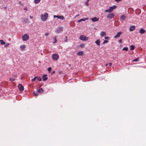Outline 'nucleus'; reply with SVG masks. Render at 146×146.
Instances as JSON below:
<instances>
[{"label":"nucleus","mask_w":146,"mask_h":146,"mask_svg":"<svg viewBox=\"0 0 146 146\" xmlns=\"http://www.w3.org/2000/svg\"><path fill=\"white\" fill-rule=\"evenodd\" d=\"M48 17V14L47 13H45L44 15H41L40 17L41 20L43 21H46Z\"/></svg>","instance_id":"1"},{"label":"nucleus","mask_w":146,"mask_h":146,"mask_svg":"<svg viewBox=\"0 0 146 146\" xmlns=\"http://www.w3.org/2000/svg\"><path fill=\"white\" fill-rule=\"evenodd\" d=\"M116 8V6L115 5H113L112 6L110 7L109 9H108L105 11V12H108L109 13H111L112 12L113 10Z\"/></svg>","instance_id":"2"},{"label":"nucleus","mask_w":146,"mask_h":146,"mask_svg":"<svg viewBox=\"0 0 146 146\" xmlns=\"http://www.w3.org/2000/svg\"><path fill=\"white\" fill-rule=\"evenodd\" d=\"M29 38V36L26 34H24L22 37V39L23 41H27Z\"/></svg>","instance_id":"3"},{"label":"nucleus","mask_w":146,"mask_h":146,"mask_svg":"<svg viewBox=\"0 0 146 146\" xmlns=\"http://www.w3.org/2000/svg\"><path fill=\"white\" fill-rule=\"evenodd\" d=\"M63 30V27H60L57 28L55 32L57 34H59Z\"/></svg>","instance_id":"4"},{"label":"nucleus","mask_w":146,"mask_h":146,"mask_svg":"<svg viewBox=\"0 0 146 146\" xmlns=\"http://www.w3.org/2000/svg\"><path fill=\"white\" fill-rule=\"evenodd\" d=\"M52 58L54 60H56L58 59L59 58L58 55L56 54H53L52 55Z\"/></svg>","instance_id":"5"},{"label":"nucleus","mask_w":146,"mask_h":146,"mask_svg":"<svg viewBox=\"0 0 146 146\" xmlns=\"http://www.w3.org/2000/svg\"><path fill=\"white\" fill-rule=\"evenodd\" d=\"M114 16V15L113 13H110L107 15V18L110 19L113 18Z\"/></svg>","instance_id":"6"},{"label":"nucleus","mask_w":146,"mask_h":146,"mask_svg":"<svg viewBox=\"0 0 146 146\" xmlns=\"http://www.w3.org/2000/svg\"><path fill=\"white\" fill-rule=\"evenodd\" d=\"M87 39V38H86L85 36H83V35H81L79 37V39L84 41L86 40Z\"/></svg>","instance_id":"7"},{"label":"nucleus","mask_w":146,"mask_h":146,"mask_svg":"<svg viewBox=\"0 0 146 146\" xmlns=\"http://www.w3.org/2000/svg\"><path fill=\"white\" fill-rule=\"evenodd\" d=\"M54 18H57L59 19L63 20L64 19V17L63 15L59 16V15H54L53 16Z\"/></svg>","instance_id":"8"},{"label":"nucleus","mask_w":146,"mask_h":146,"mask_svg":"<svg viewBox=\"0 0 146 146\" xmlns=\"http://www.w3.org/2000/svg\"><path fill=\"white\" fill-rule=\"evenodd\" d=\"M18 87L20 91H22L24 90L23 87L22 86V84H19L18 85Z\"/></svg>","instance_id":"9"},{"label":"nucleus","mask_w":146,"mask_h":146,"mask_svg":"<svg viewBox=\"0 0 146 146\" xmlns=\"http://www.w3.org/2000/svg\"><path fill=\"white\" fill-rule=\"evenodd\" d=\"M92 22H96L98 21L99 18L96 17L92 18L90 19Z\"/></svg>","instance_id":"10"},{"label":"nucleus","mask_w":146,"mask_h":146,"mask_svg":"<svg viewBox=\"0 0 146 146\" xmlns=\"http://www.w3.org/2000/svg\"><path fill=\"white\" fill-rule=\"evenodd\" d=\"M43 79L42 80L43 81H45L46 80L48 79V78L47 77V75L46 74L44 75L42 77Z\"/></svg>","instance_id":"11"},{"label":"nucleus","mask_w":146,"mask_h":146,"mask_svg":"<svg viewBox=\"0 0 146 146\" xmlns=\"http://www.w3.org/2000/svg\"><path fill=\"white\" fill-rule=\"evenodd\" d=\"M122 32L121 31H119L117 33V35L114 36V38H117V37H119L120 36V35L121 34Z\"/></svg>","instance_id":"12"},{"label":"nucleus","mask_w":146,"mask_h":146,"mask_svg":"<svg viewBox=\"0 0 146 146\" xmlns=\"http://www.w3.org/2000/svg\"><path fill=\"white\" fill-rule=\"evenodd\" d=\"M135 29V27L134 25H132L129 28V30L130 31H134Z\"/></svg>","instance_id":"13"},{"label":"nucleus","mask_w":146,"mask_h":146,"mask_svg":"<svg viewBox=\"0 0 146 146\" xmlns=\"http://www.w3.org/2000/svg\"><path fill=\"white\" fill-rule=\"evenodd\" d=\"M145 32V30L143 28H141L139 30V33L141 34L144 33Z\"/></svg>","instance_id":"14"},{"label":"nucleus","mask_w":146,"mask_h":146,"mask_svg":"<svg viewBox=\"0 0 146 146\" xmlns=\"http://www.w3.org/2000/svg\"><path fill=\"white\" fill-rule=\"evenodd\" d=\"M120 20L122 21L124 20L126 18V16L124 15L120 16Z\"/></svg>","instance_id":"15"},{"label":"nucleus","mask_w":146,"mask_h":146,"mask_svg":"<svg viewBox=\"0 0 146 146\" xmlns=\"http://www.w3.org/2000/svg\"><path fill=\"white\" fill-rule=\"evenodd\" d=\"M100 35L101 37L105 36L106 35V33L104 31H102L100 33Z\"/></svg>","instance_id":"16"},{"label":"nucleus","mask_w":146,"mask_h":146,"mask_svg":"<svg viewBox=\"0 0 146 146\" xmlns=\"http://www.w3.org/2000/svg\"><path fill=\"white\" fill-rule=\"evenodd\" d=\"M26 46L25 45H23L20 46V49L22 51H24Z\"/></svg>","instance_id":"17"},{"label":"nucleus","mask_w":146,"mask_h":146,"mask_svg":"<svg viewBox=\"0 0 146 146\" xmlns=\"http://www.w3.org/2000/svg\"><path fill=\"white\" fill-rule=\"evenodd\" d=\"M77 55L79 56H82L84 55V52L83 51H79L77 53Z\"/></svg>","instance_id":"18"},{"label":"nucleus","mask_w":146,"mask_h":146,"mask_svg":"<svg viewBox=\"0 0 146 146\" xmlns=\"http://www.w3.org/2000/svg\"><path fill=\"white\" fill-rule=\"evenodd\" d=\"M100 40L98 39L96 41H95V43L98 46H100Z\"/></svg>","instance_id":"19"},{"label":"nucleus","mask_w":146,"mask_h":146,"mask_svg":"<svg viewBox=\"0 0 146 146\" xmlns=\"http://www.w3.org/2000/svg\"><path fill=\"white\" fill-rule=\"evenodd\" d=\"M38 92L39 93H42L43 92V90L42 88H40L38 90Z\"/></svg>","instance_id":"20"},{"label":"nucleus","mask_w":146,"mask_h":146,"mask_svg":"<svg viewBox=\"0 0 146 146\" xmlns=\"http://www.w3.org/2000/svg\"><path fill=\"white\" fill-rule=\"evenodd\" d=\"M0 44H5V42L3 41V40H0Z\"/></svg>","instance_id":"21"},{"label":"nucleus","mask_w":146,"mask_h":146,"mask_svg":"<svg viewBox=\"0 0 146 146\" xmlns=\"http://www.w3.org/2000/svg\"><path fill=\"white\" fill-rule=\"evenodd\" d=\"M130 49L131 50H133L135 49V46H134L133 45H131L130 46Z\"/></svg>","instance_id":"22"},{"label":"nucleus","mask_w":146,"mask_h":146,"mask_svg":"<svg viewBox=\"0 0 146 146\" xmlns=\"http://www.w3.org/2000/svg\"><path fill=\"white\" fill-rule=\"evenodd\" d=\"M128 48L127 47H125L122 50L127 51L128 50Z\"/></svg>","instance_id":"23"},{"label":"nucleus","mask_w":146,"mask_h":146,"mask_svg":"<svg viewBox=\"0 0 146 146\" xmlns=\"http://www.w3.org/2000/svg\"><path fill=\"white\" fill-rule=\"evenodd\" d=\"M40 0H35L34 2L35 3L37 4L38 3L40 2Z\"/></svg>","instance_id":"24"},{"label":"nucleus","mask_w":146,"mask_h":146,"mask_svg":"<svg viewBox=\"0 0 146 146\" xmlns=\"http://www.w3.org/2000/svg\"><path fill=\"white\" fill-rule=\"evenodd\" d=\"M89 19V18H86L85 19H80L81 21H85L86 20H88Z\"/></svg>","instance_id":"25"},{"label":"nucleus","mask_w":146,"mask_h":146,"mask_svg":"<svg viewBox=\"0 0 146 146\" xmlns=\"http://www.w3.org/2000/svg\"><path fill=\"white\" fill-rule=\"evenodd\" d=\"M112 65V63L111 62H109L108 64H106L105 66H107L108 65H109L110 66H111Z\"/></svg>","instance_id":"26"},{"label":"nucleus","mask_w":146,"mask_h":146,"mask_svg":"<svg viewBox=\"0 0 146 146\" xmlns=\"http://www.w3.org/2000/svg\"><path fill=\"white\" fill-rule=\"evenodd\" d=\"M24 21L26 22L27 23H29V20L27 18H25L24 19Z\"/></svg>","instance_id":"27"},{"label":"nucleus","mask_w":146,"mask_h":146,"mask_svg":"<svg viewBox=\"0 0 146 146\" xmlns=\"http://www.w3.org/2000/svg\"><path fill=\"white\" fill-rule=\"evenodd\" d=\"M37 80L39 81H40L42 80V78L40 77H38L37 78Z\"/></svg>","instance_id":"28"},{"label":"nucleus","mask_w":146,"mask_h":146,"mask_svg":"<svg viewBox=\"0 0 146 146\" xmlns=\"http://www.w3.org/2000/svg\"><path fill=\"white\" fill-rule=\"evenodd\" d=\"M33 94L35 96H37L38 95V94L35 91L33 92Z\"/></svg>","instance_id":"29"},{"label":"nucleus","mask_w":146,"mask_h":146,"mask_svg":"<svg viewBox=\"0 0 146 146\" xmlns=\"http://www.w3.org/2000/svg\"><path fill=\"white\" fill-rule=\"evenodd\" d=\"M54 40L55 41H54V42H53V43H56L57 42V40H56V37L55 36H54Z\"/></svg>","instance_id":"30"},{"label":"nucleus","mask_w":146,"mask_h":146,"mask_svg":"<svg viewBox=\"0 0 146 146\" xmlns=\"http://www.w3.org/2000/svg\"><path fill=\"white\" fill-rule=\"evenodd\" d=\"M9 79V80L10 81H15V79H13V78H10Z\"/></svg>","instance_id":"31"},{"label":"nucleus","mask_w":146,"mask_h":146,"mask_svg":"<svg viewBox=\"0 0 146 146\" xmlns=\"http://www.w3.org/2000/svg\"><path fill=\"white\" fill-rule=\"evenodd\" d=\"M89 0H87L86 2L85 3L86 5V6H88L89 5V4L88 3V2Z\"/></svg>","instance_id":"32"},{"label":"nucleus","mask_w":146,"mask_h":146,"mask_svg":"<svg viewBox=\"0 0 146 146\" xmlns=\"http://www.w3.org/2000/svg\"><path fill=\"white\" fill-rule=\"evenodd\" d=\"M37 78V76L35 77L33 79H32L31 80L32 82H34L35 80Z\"/></svg>","instance_id":"33"},{"label":"nucleus","mask_w":146,"mask_h":146,"mask_svg":"<svg viewBox=\"0 0 146 146\" xmlns=\"http://www.w3.org/2000/svg\"><path fill=\"white\" fill-rule=\"evenodd\" d=\"M139 58H136L135 60H133V61L136 62L138 60Z\"/></svg>","instance_id":"34"},{"label":"nucleus","mask_w":146,"mask_h":146,"mask_svg":"<svg viewBox=\"0 0 146 146\" xmlns=\"http://www.w3.org/2000/svg\"><path fill=\"white\" fill-rule=\"evenodd\" d=\"M52 68L51 67H49L47 68V70L48 71H50L51 70Z\"/></svg>","instance_id":"35"},{"label":"nucleus","mask_w":146,"mask_h":146,"mask_svg":"<svg viewBox=\"0 0 146 146\" xmlns=\"http://www.w3.org/2000/svg\"><path fill=\"white\" fill-rule=\"evenodd\" d=\"M9 45V43H7L6 44L5 46V47H7Z\"/></svg>","instance_id":"36"},{"label":"nucleus","mask_w":146,"mask_h":146,"mask_svg":"<svg viewBox=\"0 0 146 146\" xmlns=\"http://www.w3.org/2000/svg\"><path fill=\"white\" fill-rule=\"evenodd\" d=\"M49 35V33H46L45 34V36H48Z\"/></svg>","instance_id":"37"},{"label":"nucleus","mask_w":146,"mask_h":146,"mask_svg":"<svg viewBox=\"0 0 146 146\" xmlns=\"http://www.w3.org/2000/svg\"><path fill=\"white\" fill-rule=\"evenodd\" d=\"M108 42V40H105L103 42V44H104L105 43H107Z\"/></svg>","instance_id":"38"},{"label":"nucleus","mask_w":146,"mask_h":146,"mask_svg":"<svg viewBox=\"0 0 146 146\" xmlns=\"http://www.w3.org/2000/svg\"><path fill=\"white\" fill-rule=\"evenodd\" d=\"M84 44H81L80 45V46L81 47H83L84 46Z\"/></svg>","instance_id":"39"},{"label":"nucleus","mask_w":146,"mask_h":146,"mask_svg":"<svg viewBox=\"0 0 146 146\" xmlns=\"http://www.w3.org/2000/svg\"><path fill=\"white\" fill-rule=\"evenodd\" d=\"M24 9L25 11H27L28 10V9L27 8V7L24 8Z\"/></svg>","instance_id":"40"},{"label":"nucleus","mask_w":146,"mask_h":146,"mask_svg":"<svg viewBox=\"0 0 146 146\" xmlns=\"http://www.w3.org/2000/svg\"><path fill=\"white\" fill-rule=\"evenodd\" d=\"M3 83H5V86H6L7 84V83L6 82H3L2 84V85H3Z\"/></svg>","instance_id":"41"},{"label":"nucleus","mask_w":146,"mask_h":146,"mask_svg":"<svg viewBox=\"0 0 146 146\" xmlns=\"http://www.w3.org/2000/svg\"><path fill=\"white\" fill-rule=\"evenodd\" d=\"M109 38V37L108 36L105 37V39H108Z\"/></svg>","instance_id":"42"},{"label":"nucleus","mask_w":146,"mask_h":146,"mask_svg":"<svg viewBox=\"0 0 146 146\" xmlns=\"http://www.w3.org/2000/svg\"><path fill=\"white\" fill-rule=\"evenodd\" d=\"M119 42V43H121L122 42V40L121 39H120L118 41Z\"/></svg>","instance_id":"43"},{"label":"nucleus","mask_w":146,"mask_h":146,"mask_svg":"<svg viewBox=\"0 0 146 146\" xmlns=\"http://www.w3.org/2000/svg\"><path fill=\"white\" fill-rule=\"evenodd\" d=\"M78 23H80L81 22L80 19L78 20Z\"/></svg>","instance_id":"44"},{"label":"nucleus","mask_w":146,"mask_h":146,"mask_svg":"<svg viewBox=\"0 0 146 146\" xmlns=\"http://www.w3.org/2000/svg\"><path fill=\"white\" fill-rule=\"evenodd\" d=\"M79 16V14H78L77 15H76V17H75V18H76V17H78V16Z\"/></svg>","instance_id":"45"},{"label":"nucleus","mask_w":146,"mask_h":146,"mask_svg":"<svg viewBox=\"0 0 146 146\" xmlns=\"http://www.w3.org/2000/svg\"><path fill=\"white\" fill-rule=\"evenodd\" d=\"M30 17L31 19H32L33 18V17L31 16H30Z\"/></svg>","instance_id":"46"},{"label":"nucleus","mask_w":146,"mask_h":146,"mask_svg":"<svg viewBox=\"0 0 146 146\" xmlns=\"http://www.w3.org/2000/svg\"><path fill=\"white\" fill-rule=\"evenodd\" d=\"M14 76L15 77H16L17 76V75H14Z\"/></svg>","instance_id":"47"},{"label":"nucleus","mask_w":146,"mask_h":146,"mask_svg":"<svg viewBox=\"0 0 146 146\" xmlns=\"http://www.w3.org/2000/svg\"><path fill=\"white\" fill-rule=\"evenodd\" d=\"M65 42H67V40H65Z\"/></svg>","instance_id":"48"},{"label":"nucleus","mask_w":146,"mask_h":146,"mask_svg":"<svg viewBox=\"0 0 146 146\" xmlns=\"http://www.w3.org/2000/svg\"><path fill=\"white\" fill-rule=\"evenodd\" d=\"M52 73H54V72H53Z\"/></svg>","instance_id":"49"},{"label":"nucleus","mask_w":146,"mask_h":146,"mask_svg":"<svg viewBox=\"0 0 146 146\" xmlns=\"http://www.w3.org/2000/svg\"><path fill=\"white\" fill-rule=\"evenodd\" d=\"M66 38H67V36H66Z\"/></svg>","instance_id":"50"}]
</instances>
